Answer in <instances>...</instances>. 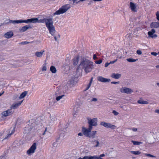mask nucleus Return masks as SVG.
Masks as SVG:
<instances>
[{
    "label": "nucleus",
    "instance_id": "56",
    "mask_svg": "<svg viewBox=\"0 0 159 159\" xmlns=\"http://www.w3.org/2000/svg\"><path fill=\"white\" fill-rule=\"evenodd\" d=\"M93 1H95V2H99L101 1L102 0H93Z\"/></svg>",
    "mask_w": 159,
    "mask_h": 159
},
{
    "label": "nucleus",
    "instance_id": "61",
    "mask_svg": "<svg viewBox=\"0 0 159 159\" xmlns=\"http://www.w3.org/2000/svg\"><path fill=\"white\" fill-rule=\"evenodd\" d=\"M157 86H158L159 87V83H157Z\"/></svg>",
    "mask_w": 159,
    "mask_h": 159
},
{
    "label": "nucleus",
    "instance_id": "43",
    "mask_svg": "<svg viewBox=\"0 0 159 159\" xmlns=\"http://www.w3.org/2000/svg\"><path fill=\"white\" fill-rule=\"evenodd\" d=\"M137 53L139 55H141L142 54V52L140 50H139L137 51Z\"/></svg>",
    "mask_w": 159,
    "mask_h": 159
},
{
    "label": "nucleus",
    "instance_id": "1",
    "mask_svg": "<svg viewBox=\"0 0 159 159\" xmlns=\"http://www.w3.org/2000/svg\"><path fill=\"white\" fill-rule=\"evenodd\" d=\"M45 23L46 26L49 31V33L52 35L54 36L56 30L53 25V22L52 18H44L42 19L38 20L37 18H32L25 20H16V24L21 23Z\"/></svg>",
    "mask_w": 159,
    "mask_h": 159
},
{
    "label": "nucleus",
    "instance_id": "27",
    "mask_svg": "<svg viewBox=\"0 0 159 159\" xmlns=\"http://www.w3.org/2000/svg\"><path fill=\"white\" fill-rule=\"evenodd\" d=\"M138 103L140 104H148V102L146 101H144L142 100H139L138 101Z\"/></svg>",
    "mask_w": 159,
    "mask_h": 159
},
{
    "label": "nucleus",
    "instance_id": "6",
    "mask_svg": "<svg viewBox=\"0 0 159 159\" xmlns=\"http://www.w3.org/2000/svg\"><path fill=\"white\" fill-rule=\"evenodd\" d=\"M100 125L104 126L106 128H110L112 129H115L116 128V126L115 125H112L110 123L106 122L104 121L101 122L100 123Z\"/></svg>",
    "mask_w": 159,
    "mask_h": 159
},
{
    "label": "nucleus",
    "instance_id": "20",
    "mask_svg": "<svg viewBox=\"0 0 159 159\" xmlns=\"http://www.w3.org/2000/svg\"><path fill=\"white\" fill-rule=\"evenodd\" d=\"M30 28L31 26L30 25H27L23 26L22 28L20 29L19 30L20 32L22 33L26 31Z\"/></svg>",
    "mask_w": 159,
    "mask_h": 159
},
{
    "label": "nucleus",
    "instance_id": "53",
    "mask_svg": "<svg viewBox=\"0 0 159 159\" xmlns=\"http://www.w3.org/2000/svg\"><path fill=\"white\" fill-rule=\"evenodd\" d=\"M93 78H92L91 79V80L90 81L89 83V84L90 85H91V84H92V81H93Z\"/></svg>",
    "mask_w": 159,
    "mask_h": 159
},
{
    "label": "nucleus",
    "instance_id": "12",
    "mask_svg": "<svg viewBox=\"0 0 159 159\" xmlns=\"http://www.w3.org/2000/svg\"><path fill=\"white\" fill-rule=\"evenodd\" d=\"M97 79L98 81L102 82H109L111 81L110 79L105 78L101 76L98 77Z\"/></svg>",
    "mask_w": 159,
    "mask_h": 159
},
{
    "label": "nucleus",
    "instance_id": "7",
    "mask_svg": "<svg viewBox=\"0 0 159 159\" xmlns=\"http://www.w3.org/2000/svg\"><path fill=\"white\" fill-rule=\"evenodd\" d=\"M57 118L55 115L51 116L49 119L48 124L49 125H52L57 122Z\"/></svg>",
    "mask_w": 159,
    "mask_h": 159
},
{
    "label": "nucleus",
    "instance_id": "28",
    "mask_svg": "<svg viewBox=\"0 0 159 159\" xmlns=\"http://www.w3.org/2000/svg\"><path fill=\"white\" fill-rule=\"evenodd\" d=\"M50 70L53 73H55L57 71V70L55 67L52 66L50 67Z\"/></svg>",
    "mask_w": 159,
    "mask_h": 159
},
{
    "label": "nucleus",
    "instance_id": "15",
    "mask_svg": "<svg viewBox=\"0 0 159 159\" xmlns=\"http://www.w3.org/2000/svg\"><path fill=\"white\" fill-rule=\"evenodd\" d=\"M23 100L19 102L18 103H16L13 104L10 107V109H14L17 108L23 102Z\"/></svg>",
    "mask_w": 159,
    "mask_h": 159
},
{
    "label": "nucleus",
    "instance_id": "58",
    "mask_svg": "<svg viewBox=\"0 0 159 159\" xmlns=\"http://www.w3.org/2000/svg\"><path fill=\"white\" fill-rule=\"evenodd\" d=\"M54 39H55V40L57 41V38L56 36H54Z\"/></svg>",
    "mask_w": 159,
    "mask_h": 159
},
{
    "label": "nucleus",
    "instance_id": "55",
    "mask_svg": "<svg viewBox=\"0 0 159 159\" xmlns=\"http://www.w3.org/2000/svg\"><path fill=\"white\" fill-rule=\"evenodd\" d=\"M155 112L159 114V109H157L155 110Z\"/></svg>",
    "mask_w": 159,
    "mask_h": 159
},
{
    "label": "nucleus",
    "instance_id": "49",
    "mask_svg": "<svg viewBox=\"0 0 159 159\" xmlns=\"http://www.w3.org/2000/svg\"><path fill=\"white\" fill-rule=\"evenodd\" d=\"M110 64L109 63H106L105 64V66L106 67H107Z\"/></svg>",
    "mask_w": 159,
    "mask_h": 159
},
{
    "label": "nucleus",
    "instance_id": "11",
    "mask_svg": "<svg viewBox=\"0 0 159 159\" xmlns=\"http://www.w3.org/2000/svg\"><path fill=\"white\" fill-rule=\"evenodd\" d=\"M55 94L57 97L56 100L57 101L60 100L65 96L64 94H61V91L59 90L57 91Z\"/></svg>",
    "mask_w": 159,
    "mask_h": 159
},
{
    "label": "nucleus",
    "instance_id": "38",
    "mask_svg": "<svg viewBox=\"0 0 159 159\" xmlns=\"http://www.w3.org/2000/svg\"><path fill=\"white\" fill-rule=\"evenodd\" d=\"M112 113H113L114 115L117 116L119 114V113L117 112L115 110H113L112 111Z\"/></svg>",
    "mask_w": 159,
    "mask_h": 159
},
{
    "label": "nucleus",
    "instance_id": "44",
    "mask_svg": "<svg viewBox=\"0 0 159 159\" xmlns=\"http://www.w3.org/2000/svg\"><path fill=\"white\" fill-rule=\"evenodd\" d=\"M117 61V59H116L114 61H111L110 62H109V64H113L114 63H115V62H116Z\"/></svg>",
    "mask_w": 159,
    "mask_h": 159
},
{
    "label": "nucleus",
    "instance_id": "40",
    "mask_svg": "<svg viewBox=\"0 0 159 159\" xmlns=\"http://www.w3.org/2000/svg\"><path fill=\"white\" fill-rule=\"evenodd\" d=\"M129 129H131L132 130V131H133L134 132H136L137 131V130H138V129L137 128H132V129L129 128Z\"/></svg>",
    "mask_w": 159,
    "mask_h": 159
},
{
    "label": "nucleus",
    "instance_id": "52",
    "mask_svg": "<svg viewBox=\"0 0 159 159\" xmlns=\"http://www.w3.org/2000/svg\"><path fill=\"white\" fill-rule=\"evenodd\" d=\"M97 58V57L95 54H94L93 55V58L94 60H95Z\"/></svg>",
    "mask_w": 159,
    "mask_h": 159
},
{
    "label": "nucleus",
    "instance_id": "42",
    "mask_svg": "<svg viewBox=\"0 0 159 159\" xmlns=\"http://www.w3.org/2000/svg\"><path fill=\"white\" fill-rule=\"evenodd\" d=\"M98 100L96 98H93L91 100V102H96Z\"/></svg>",
    "mask_w": 159,
    "mask_h": 159
},
{
    "label": "nucleus",
    "instance_id": "54",
    "mask_svg": "<svg viewBox=\"0 0 159 159\" xmlns=\"http://www.w3.org/2000/svg\"><path fill=\"white\" fill-rule=\"evenodd\" d=\"M104 156H105V154H101V155H100V156H99V157H100V158H101V157H104Z\"/></svg>",
    "mask_w": 159,
    "mask_h": 159
},
{
    "label": "nucleus",
    "instance_id": "2",
    "mask_svg": "<svg viewBox=\"0 0 159 159\" xmlns=\"http://www.w3.org/2000/svg\"><path fill=\"white\" fill-rule=\"evenodd\" d=\"M69 4L62 6L58 10L53 13V15H58L65 13L70 8L71 5L72 7L73 5L77 4L80 2V0H69Z\"/></svg>",
    "mask_w": 159,
    "mask_h": 159
},
{
    "label": "nucleus",
    "instance_id": "14",
    "mask_svg": "<svg viewBox=\"0 0 159 159\" xmlns=\"http://www.w3.org/2000/svg\"><path fill=\"white\" fill-rule=\"evenodd\" d=\"M155 30L154 29H152L150 31L148 32V34L149 37L152 38H155L157 37V35L154 34L155 33Z\"/></svg>",
    "mask_w": 159,
    "mask_h": 159
},
{
    "label": "nucleus",
    "instance_id": "13",
    "mask_svg": "<svg viewBox=\"0 0 159 159\" xmlns=\"http://www.w3.org/2000/svg\"><path fill=\"white\" fill-rule=\"evenodd\" d=\"M13 112V111L12 110V109H9L6 111H3L2 114V115L5 117L7 116L10 115L12 114Z\"/></svg>",
    "mask_w": 159,
    "mask_h": 159
},
{
    "label": "nucleus",
    "instance_id": "51",
    "mask_svg": "<svg viewBox=\"0 0 159 159\" xmlns=\"http://www.w3.org/2000/svg\"><path fill=\"white\" fill-rule=\"evenodd\" d=\"M83 134L82 133H79L78 134V135L79 136H83Z\"/></svg>",
    "mask_w": 159,
    "mask_h": 159
},
{
    "label": "nucleus",
    "instance_id": "9",
    "mask_svg": "<svg viewBox=\"0 0 159 159\" xmlns=\"http://www.w3.org/2000/svg\"><path fill=\"white\" fill-rule=\"evenodd\" d=\"M92 129L91 127H89V128L88 129L83 127L82 129V131L84 135L87 137H88Z\"/></svg>",
    "mask_w": 159,
    "mask_h": 159
},
{
    "label": "nucleus",
    "instance_id": "45",
    "mask_svg": "<svg viewBox=\"0 0 159 159\" xmlns=\"http://www.w3.org/2000/svg\"><path fill=\"white\" fill-rule=\"evenodd\" d=\"M111 84H118L119 83V82H114V81H112L111 82Z\"/></svg>",
    "mask_w": 159,
    "mask_h": 159
},
{
    "label": "nucleus",
    "instance_id": "46",
    "mask_svg": "<svg viewBox=\"0 0 159 159\" xmlns=\"http://www.w3.org/2000/svg\"><path fill=\"white\" fill-rule=\"evenodd\" d=\"M151 54L152 55H154V56H157V54L155 52H153L151 53Z\"/></svg>",
    "mask_w": 159,
    "mask_h": 159
},
{
    "label": "nucleus",
    "instance_id": "22",
    "mask_svg": "<svg viewBox=\"0 0 159 159\" xmlns=\"http://www.w3.org/2000/svg\"><path fill=\"white\" fill-rule=\"evenodd\" d=\"M80 57L78 56L75 57L73 59V64L74 65H77L79 62Z\"/></svg>",
    "mask_w": 159,
    "mask_h": 159
},
{
    "label": "nucleus",
    "instance_id": "36",
    "mask_svg": "<svg viewBox=\"0 0 159 159\" xmlns=\"http://www.w3.org/2000/svg\"><path fill=\"white\" fill-rule=\"evenodd\" d=\"M30 43H32V42H29L27 41H24L22 42H21L20 44L22 45Z\"/></svg>",
    "mask_w": 159,
    "mask_h": 159
},
{
    "label": "nucleus",
    "instance_id": "31",
    "mask_svg": "<svg viewBox=\"0 0 159 159\" xmlns=\"http://www.w3.org/2000/svg\"><path fill=\"white\" fill-rule=\"evenodd\" d=\"M126 60L130 62H132L136 61L138 59H134L132 58H129L126 59Z\"/></svg>",
    "mask_w": 159,
    "mask_h": 159
},
{
    "label": "nucleus",
    "instance_id": "32",
    "mask_svg": "<svg viewBox=\"0 0 159 159\" xmlns=\"http://www.w3.org/2000/svg\"><path fill=\"white\" fill-rule=\"evenodd\" d=\"M93 158L92 156H85L83 158L80 157L78 159H92Z\"/></svg>",
    "mask_w": 159,
    "mask_h": 159
},
{
    "label": "nucleus",
    "instance_id": "60",
    "mask_svg": "<svg viewBox=\"0 0 159 159\" xmlns=\"http://www.w3.org/2000/svg\"><path fill=\"white\" fill-rule=\"evenodd\" d=\"M3 93H4V92H3L2 93H0V97L3 94Z\"/></svg>",
    "mask_w": 159,
    "mask_h": 159
},
{
    "label": "nucleus",
    "instance_id": "8",
    "mask_svg": "<svg viewBox=\"0 0 159 159\" xmlns=\"http://www.w3.org/2000/svg\"><path fill=\"white\" fill-rule=\"evenodd\" d=\"M36 143H34L29 149L27 151V154L28 155H30L31 154L34 153V152L35 150L36 149Z\"/></svg>",
    "mask_w": 159,
    "mask_h": 159
},
{
    "label": "nucleus",
    "instance_id": "33",
    "mask_svg": "<svg viewBox=\"0 0 159 159\" xmlns=\"http://www.w3.org/2000/svg\"><path fill=\"white\" fill-rule=\"evenodd\" d=\"M130 152L134 155H139L141 153V152L139 151H131Z\"/></svg>",
    "mask_w": 159,
    "mask_h": 159
},
{
    "label": "nucleus",
    "instance_id": "16",
    "mask_svg": "<svg viewBox=\"0 0 159 159\" xmlns=\"http://www.w3.org/2000/svg\"><path fill=\"white\" fill-rule=\"evenodd\" d=\"M90 142L92 143L94 145L95 147H98L99 146V142L98 140H94L90 139L89 140Z\"/></svg>",
    "mask_w": 159,
    "mask_h": 159
},
{
    "label": "nucleus",
    "instance_id": "59",
    "mask_svg": "<svg viewBox=\"0 0 159 159\" xmlns=\"http://www.w3.org/2000/svg\"><path fill=\"white\" fill-rule=\"evenodd\" d=\"M156 67L157 68H159V65H157Z\"/></svg>",
    "mask_w": 159,
    "mask_h": 159
},
{
    "label": "nucleus",
    "instance_id": "30",
    "mask_svg": "<svg viewBox=\"0 0 159 159\" xmlns=\"http://www.w3.org/2000/svg\"><path fill=\"white\" fill-rule=\"evenodd\" d=\"M131 142L134 145H139L142 143L141 142L134 140H132Z\"/></svg>",
    "mask_w": 159,
    "mask_h": 159
},
{
    "label": "nucleus",
    "instance_id": "25",
    "mask_svg": "<svg viewBox=\"0 0 159 159\" xmlns=\"http://www.w3.org/2000/svg\"><path fill=\"white\" fill-rule=\"evenodd\" d=\"M121 75L120 74L117 73H113L111 75V77L114 79H118L120 77Z\"/></svg>",
    "mask_w": 159,
    "mask_h": 159
},
{
    "label": "nucleus",
    "instance_id": "37",
    "mask_svg": "<svg viewBox=\"0 0 159 159\" xmlns=\"http://www.w3.org/2000/svg\"><path fill=\"white\" fill-rule=\"evenodd\" d=\"M102 61L101 59L95 61V63L98 64H100L102 62Z\"/></svg>",
    "mask_w": 159,
    "mask_h": 159
},
{
    "label": "nucleus",
    "instance_id": "24",
    "mask_svg": "<svg viewBox=\"0 0 159 159\" xmlns=\"http://www.w3.org/2000/svg\"><path fill=\"white\" fill-rule=\"evenodd\" d=\"M97 131H92L90 133V134L88 137L90 138H92L93 139H94L95 137L96 134H97Z\"/></svg>",
    "mask_w": 159,
    "mask_h": 159
},
{
    "label": "nucleus",
    "instance_id": "41",
    "mask_svg": "<svg viewBox=\"0 0 159 159\" xmlns=\"http://www.w3.org/2000/svg\"><path fill=\"white\" fill-rule=\"evenodd\" d=\"M92 157H93L92 159H100V157H98L95 156Z\"/></svg>",
    "mask_w": 159,
    "mask_h": 159
},
{
    "label": "nucleus",
    "instance_id": "18",
    "mask_svg": "<svg viewBox=\"0 0 159 159\" xmlns=\"http://www.w3.org/2000/svg\"><path fill=\"white\" fill-rule=\"evenodd\" d=\"M11 23L13 24L16 23V20H11L9 19L6 20L3 23H2V25H8Z\"/></svg>",
    "mask_w": 159,
    "mask_h": 159
},
{
    "label": "nucleus",
    "instance_id": "10",
    "mask_svg": "<svg viewBox=\"0 0 159 159\" xmlns=\"http://www.w3.org/2000/svg\"><path fill=\"white\" fill-rule=\"evenodd\" d=\"M120 92L122 93L129 94L132 93L133 90L130 89L126 87H122L120 89Z\"/></svg>",
    "mask_w": 159,
    "mask_h": 159
},
{
    "label": "nucleus",
    "instance_id": "62",
    "mask_svg": "<svg viewBox=\"0 0 159 159\" xmlns=\"http://www.w3.org/2000/svg\"><path fill=\"white\" fill-rule=\"evenodd\" d=\"M2 25V23H0V26Z\"/></svg>",
    "mask_w": 159,
    "mask_h": 159
},
{
    "label": "nucleus",
    "instance_id": "26",
    "mask_svg": "<svg viewBox=\"0 0 159 159\" xmlns=\"http://www.w3.org/2000/svg\"><path fill=\"white\" fill-rule=\"evenodd\" d=\"M44 52V50H42L40 52H35V55L38 57H42L43 53Z\"/></svg>",
    "mask_w": 159,
    "mask_h": 159
},
{
    "label": "nucleus",
    "instance_id": "35",
    "mask_svg": "<svg viewBox=\"0 0 159 159\" xmlns=\"http://www.w3.org/2000/svg\"><path fill=\"white\" fill-rule=\"evenodd\" d=\"M145 155L146 156L149 157H156L155 156L152 155H151L150 154L145 153Z\"/></svg>",
    "mask_w": 159,
    "mask_h": 159
},
{
    "label": "nucleus",
    "instance_id": "19",
    "mask_svg": "<svg viewBox=\"0 0 159 159\" xmlns=\"http://www.w3.org/2000/svg\"><path fill=\"white\" fill-rule=\"evenodd\" d=\"M130 7L131 10L134 12H135L137 11L136 7L135 4L132 2H130Z\"/></svg>",
    "mask_w": 159,
    "mask_h": 159
},
{
    "label": "nucleus",
    "instance_id": "50",
    "mask_svg": "<svg viewBox=\"0 0 159 159\" xmlns=\"http://www.w3.org/2000/svg\"><path fill=\"white\" fill-rule=\"evenodd\" d=\"M157 19L159 21V13L156 14Z\"/></svg>",
    "mask_w": 159,
    "mask_h": 159
},
{
    "label": "nucleus",
    "instance_id": "17",
    "mask_svg": "<svg viewBox=\"0 0 159 159\" xmlns=\"http://www.w3.org/2000/svg\"><path fill=\"white\" fill-rule=\"evenodd\" d=\"M13 35V32L11 31H10L6 33L4 35V36L7 39H9L11 38Z\"/></svg>",
    "mask_w": 159,
    "mask_h": 159
},
{
    "label": "nucleus",
    "instance_id": "34",
    "mask_svg": "<svg viewBox=\"0 0 159 159\" xmlns=\"http://www.w3.org/2000/svg\"><path fill=\"white\" fill-rule=\"evenodd\" d=\"M42 70L43 71H46V70L47 67L46 64H44L43 65Z\"/></svg>",
    "mask_w": 159,
    "mask_h": 159
},
{
    "label": "nucleus",
    "instance_id": "4",
    "mask_svg": "<svg viewBox=\"0 0 159 159\" xmlns=\"http://www.w3.org/2000/svg\"><path fill=\"white\" fill-rule=\"evenodd\" d=\"M88 120V123L89 124V127L93 128L92 126H96L97 125L98 119L97 118H93L91 119L89 117L87 118Z\"/></svg>",
    "mask_w": 159,
    "mask_h": 159
},
{
    "label": "nucleus",
    "instance_id": "21",
    "mask_svg": "<svg viewBox=\"0 0 159 159\" xmlns=\"http://www.w3.org/2000/svg\"><path fill=\"white\" fill-rule=\"evenodd\" d=\"M150 27L151 28H159V22H152L150 25Z\"/></svg>",
    "mask_w": 159,
    "mask_h": 159
},
{
    "label": "nucleus",
    "instance_id": "47",
    "mask_svg": "<svg viewBox=\"0 0 159 159\" xmlns=\"http://www.w3.org/2000/svg\"><path fill=\"white\" fill-rule=\"evenodd\" d=\"M64 136H65V134L64 133L63 134H60V137L61 138V137H62V138H64Z\"/></svg>",
    "mask_w": 159,
    "mask_h": 159
},
{
    "label": "nucleus",
    "instance_id": "57",
    "mask_svg": "<svg viewBox=\"0 0 159 159\" xmlns=\"http://www.w3.org/2000/svg\"><path fill=\"white\" fill-rule=\"evenodd\" d=\"M117 58H119V59H121V58H123V56H121L120 57H117Z\"/></svg>",
    "mask_w": 159,
    "mask_h": 159
},
{
    "label": "nucleus",
    "instance_id": "48",
    "mask_svg": "<svg viewBox=\"0 0 159 159\" xmlns=\"http://www.w3.org/2000/svg\"><path fill=\"white\" fill-rule=\"evenodd\" d=\"M46 131H47V128H45V130H44L42 134L43 135H44L45 134L46 132Z\"/></svg>",
    "mask_w": 159,
    "mask_h": 159
},
{
    "label": "nucleus",
    "instance_id": "29",
    "mask_svg": "<svg viewBox=\"0 0 159 159\" xmlns=\"http://www.w3.org/2000/svg\"><path fill=\"white\" fill-rule=\"evenodd\" d=\"M27 93V91H25L22 93L19 97V98L22 99L24 98L26 95Z\"/></svg>",
    "mask_w": 159,
    "mask_h": 159
},
{
    "label": "nucleus",
    "instance_id": "3",
    "mask_svg": "<svg viewBox=\"0 0 159 159\" xmlns=\"http://www.w3.org/2000/svg\"><path fill=\"white\" fill-rule=\"evenodd\" d=\"M80 66L86 73L91 72L94 67L93 62L84 57L81 58Z\"/></svg>",
    "mask_w": 159,
    "mask_h": 159
},
{
    "label": "nucleus",
    "instance_id": "23",
    "mask_svg": "<svg viewBox=\"0 0 159 159\" xmlns=\"http://www.w3.org/2000/svg\"><path fill=\"white\" fill-rule=\"evenodd\" d=\"M15 128L14 127L13 129H12L11 132H10V131L9 132L8 134H7V137H5L3 139H6L7 138H9L13 134H14V133L15 132Z\"/></svg>",
    "mask_w": 159,
    "mask_h": 159
},
{
    "label": "nucleus",
    "instance_id": "39",
    "mask_svg": "<svg viewBox=\"0 0 159 159\" xmlns=\"http://www.w3.org/2000/svg\"><path fill=\"white\" fill-rule=\"evenodd\" d=\"M91 85H90L89 84L88 85L87 87H86L85 89V91H86V90H88L89 88Z\"/></svg>",
    "mask_w": 159,
    "mask_h": 159
},
{
    "label": "nucleus",
    "instance_id": "5",
    "mask_svg": "<svg viewBox=\"0 0 159 159\" xmlns=\"http://www.w3.org/2000/svg\"><path fill=\"white\" fill-rule=\"evenodd\" d=\"M100 125L104 126L106 128H110L112 129H115L116 128V126L115 125H112L110 123L106 122L104 121L101 122L100 123Z\"/></svg>",
    "mask_w": 159,
    "mask_h": 159
}]
</instances>
